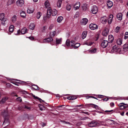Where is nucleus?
<instances>
[{
  "label": "nucleus",
  "instance_id": "nucleus-32",
  "mask_svg": "<svg viewBox=\"0 0 128 128\" xmlns=\"http://www.w3.org/2000/svg\"><path fill=\"white\" fill-rule=\"evenodd\" d=\"M17 19L16 16L14 15L12 18V20L13 22L14 23L16 22Z\"/></svg>",
  "mask_w": 128,
  "mask_h": 128
},
{
  "label": "nucleus",
  "instance_id": "nucleus-53",
  "mask_svg": "<svg viewBox=\"0 0 128 128\" xmlns=\"http://www.w3.org/2000/svg\"><path fill=\"white\" fill-rule=\"evenodd\" d=\"M36 98H37V99H38L39 101H40V102H44V101L42 100L41 98H39L38 97H36Z\"/></svg>",
  "mask_w": 128,
  "mask_h": 128
},
{
  "label": "nucleus",
  "instance_id": "nucleus-43",
  "mask_svg": "<svg viewBox=\"0 0 128 128\" xmlns=\"http://www.w3.org/2000/svg\"><path fill=\"white\" fill-rule=\"evenodd\" d=\"M32 86H33V88L36 90H38L39 89V88L38 86L34 84L32 85Z\"/></svg>",
  "mask_w": 128,
  "mask_h": 128
},
{
  "label": "nucleus",
  "instance_id": "nucleus-36",
  "mask_svg": "<svg viewBox=\"0 0 128 128\" xmlns=\"http://www.w3.org/2000/svg\"><path fill=\"white\" fill-rule=\"evenodd\" d=\"M50 4L49 1L48 0H46L44 3L45 6L46 8L49 6Z\"/></svg>",
  "mask_w": 128,
  "mask_h": 128
},
{
  "label": "nucleus",
  "instance_id": "nucleus-6",
  "mask_svg": "<svg viewBox=\"0 0 128 128\" xmlns=\"http://www.w3.org/2000/svg\"><path fill=\"white\" fill-rule=\"evenodd\" d=\"M98 124L96 122L92 121L89 123L88 126L90 127H94L96 126Z\"/></svg>",
  "mask_w": 128,
  "mask_h": 128
},
{
  "label": "nucleus",
  "instance_id": "nucleus-49",
  "mask_svg": "<svg viewBox=\"0 0 128 128\" xmlns=\"http://www.w3.org/2000/svg\"><path fill=\"white\" fill-rule=\"evenodd\" d=\"M61 121V122H62V123L65 124H70V123L69 122H66L64 121Z\"/></svg>",
  "mask_w": 128,
  "mask_h": 128
},
{
  "label": "nucleus",
  "instance_id": "nucleus-21",
  "mask_svg": "<svg viewBox=\"0 0 128 128\" xmlns=\"http://www.w3.org/2000/svg\"><path fill=\"white\" fill-rule=\"evenodd\" d=\"M123 49L124 51H126L128 50V44H125L123 46Z\"/></svg>",
  "mask_w": 128,
  "mask_h": 128
},
{
  "label": "nucleus",
  "instance_id": "nucleus-18",
  "mask_svg": "<svg viewBox=\"0 0 128 128\" xmlns=\"http://www.w3.org/2000/svg\"><path fill=\"white\" fill-rule=\"evenodd\" d=\"M114 39L113 36L111 35H110L108 36V40L109 42V43L110 42L112 43Z\"/></svg>",
  "mask_w": 128,
  "mask_h": 128
},
{
  "label": "nucleus",
  "instance_id": "nucleus-60",
  "mask_svg": "<svg viewBox=\"0 0 128 128\" xmlns=\"http://www.w3.org/2000/svg\"><path fill=\"white\" fill-rule=\"evenodd\" d=\"M87 119V117H84V118H82L81 119V120H86Z\"/></svg>",
  "mask_w": 128,
  "mask_h": 128
},
{
  "label": "nucleus",
  "instance_id": "nucleus-44",
  "mask_svg": "<svg viewBox=\"0 0 128 128\" xmlns=\"http://www.w3.org/2000/svg\"><path fill=\"white\" fill-rule=\"evenodd\" d=\"M120 27L118 26H117L115 29V31L116 33H118L120 31Z\"/></svg>",
  "mask_w": 128,
  "mask_h": 128
},
{
  "label": "nucleus",
  "instance_id": "nucleus-8",
  "mask_svg": "<svg viewBox=\"0 0 128 128\" xmlns=\"http://www.w3.org/2000/svg\"><path fill=\"white\" fill-rule=\"evenodd\" d=\"M0 20L4 22L6 20V19L5 17V14L4 13H1L0 14Z\"/></svg>",
  "mask_w": 128,
  "mask_h": 128
},
{
  "label": "nucleus",
  "instance_id": "nucleus-57",
  "mask_svg": "<svg viewBox=\"0 0 128 128\" xmlns=\"http://www.w3.org/2000/svg\"><path fill=\"white\" fill-rule=\"evenodd\" d=\"M47 28V27L46 26H44L42 30V31H44L46 30V29Z\"/></svg>",
  "mask_w": 128,
  "mask_h": 128
},
{
  "label": "nucleus",
  "instance_id": "nucleus-25",
  "mask_svg": "<svg viewBox=\"0 0 128 128\" xmlns=\"http://www.w3.org/2000/svg\"><path fill=\"white\" fill-rule=\"evenodd\" d=\"M108 34V32L106 29L104 30L102 32V34L104 36H106Z\"/></svg>",
  "mask_w": 128,
  "mask_h": 128
},
{
  "label": "nucleus",
  "instance_id": "nucleus-56",
  "mask_svg": "<svg viewBox=\"0 0 128 128\" xmlns=\"http://www.w3.org/2000/svg\"><path fill=\"white\" fill-rule=\"evenodd\" d=\"M54 25L53 24H51L49 28L50 30H52L54 27Z\"/></svg>",
  "mask_w": 128,
  "mask_h": 128
},
{
  "label": "nucleus",
  "instance_id": "nucleus-10",
  "mask_svg": "<svg viewBox=\"0 0 128 128\" xmlns=\"http://www.w3.org/2000/svg\"><path fill=\"white\" fill-rule=\"evenodd\" d=\"M120 49L118 48L117 46L115 45L113 47L112 51L114 52H116L118 51V50H119Z\"/></svg>",
  "mask_w": 128,
  "mask_h": 128
},
{
  "label": "nucleus",
  "instance_id": "nucleus-33",
  "mask_svg": "<svg viewBox=\"0 0 128 128\" xmlns=\"http://www.w3.org/2000/svg\"><path fill=\"white\" fill-rule=\"evenodd\" d=\"M20 16L21 17L24 18H25L26 16L25 12L23 11L20 13Z\"/></svg>",
  "mask_w": 128,
  "mask_h": 128
},
{
  "label": "nucleus",
  "instance_id": "nucleus-41",
  "mask_svg": "<svg viewBox=\"0 0 128 128\" xmlns=\"http://www.w3.org/2000/svg\"><path fill=\"white\" fill-rule=\"evenodd\" d=\"M39 106L40 108V109L41 110H44V106L42 105L39 104Z\"/></svg>",
  "mask_w": 128,
  "mask_h": 128
},
{
  "label": "nucleus",
  "instance_id": "nucleus-39",
  "mask_svg": "<svg viewBox=\"0 0 128 128\" xmlns=\"http://www.w3.org/2000/svg\"><path fill=\"white\" fill-rule=\"evenodd\" d=\"M71 6L70 4H67L66 7V8L67 10H70L71 9Z\"/></svg>",
  "mask_w": 128,
  "mask_h": 128
},
{
  "label": "nucleus",
  "instance_id": "nucleus-5",
  "mask_svg": "<svg viewBox=\"0 0 128 128\" xmlns=\"http://www.w3.org/2000/svg\"><path fill=\"white\" fill-rule=\"evenodd\" d=\"M89 28L91 30H94L97 29L98 27L95 24H90L89 25Z\"/></svg>",
  "mask_w": 128,
  "mask_h": 128
},
{
  "label": "nucleus",
  "instance_id": "nucleus-14",
  "mask_svg": "<svg viewBox=\"0 0 128 128\" xmlns=\"http://www.w3.org/2000/svg\"><path fill=\"white\" fill-rule=\"evenodd\" d=\"M80 3L79 2H77L74 6V7L76 10L79 8L80 6Z\"/></svg>",
  "mask_w": 128,
  "mask_h": 128
},
{
  "label": "nucleus",
  "instance_id": "nucleus-27",
  "mask_svg": "<svg viewBox=\"0 0 128 128\" xmlns=\"http://www.w3.org/2000/svg\"><path fill=\"white\" fill-rule=\"evenodd\" d=\"M14 2V0H8L7 4V5L9 6L13 4Z\"/></svg>",
  "mask_w": 128,
  "mask_h": 128
},
{
  "label": "nucleus",
  "instance_id": "nucleus-63",
  "mask_svg": "<svg viewBox=\"0 0 128 128\" xmlns=\"http://www.w3.org/2000/svg\"><path fill=\"white\" fill-rule=\"evenodd\" d=\"M110 105L112 107H113L114 106V104L113 102H111L110 104Z\"/></svg>",
  "mask_w": 128,
  "mask_h": 128
},
{
  "label": "nucleus",
  "instance_id": "nucleus-52",
  "mask_svg": "<svg viewBox=\"0 0 128 128\" xmlns=\"http://www.w3.org/2000/svg\"><path fill=\"white\" fill-rule=\"evenodd\" d=\"M24 94H28V92L24 90H22L21 91Z\"/></svg>",
  "mask_w": 128,
  "mask_h": 128
},
{
  "label": "nucleus",
  "instance_id": "nucleus-28",
  "mask_svg": "<svg viewBox=\"0 0 128 128\" xmlns=\"http://www.w3.org/2000/svg\"><path fill=\"white\" fill-rule=\"evenodd\" d=\"M63 19V18L62 16H60L58 18L57 21L59 23H60L62 20Z\"/></svg>",
  "mask_w": 128,
  "mask_h": 128
},
{
  "label": "nucleus",
  "instance_id": "nucleus-15",
  "mask_svg": "<svg viewBox=\"0 0 128 128\" xmlns=\"http://www.w3.org/2000/svg\"><path fill=\"white\" fill-rule=\"evenodd\" d=\"M113 16L112 15L110 14L109 16V18L108 20V23L110 24L112 22Z\"/></svg>",
  "mask_w": 128,
  "mask_h": 128
},
{
  "label": "nucleus",
  "instance_id": "nucleus-46",
  "mask_svg": "<svg viewBox=\"0 0 128 128\" xmlns=\"http://www.w3.org/2000/svg\"><path fill=\"white\" fill-rule=\"evenodd\" d=\"M128 32H126L125 34L124 39H126L128 38Z\"/></svg>",
  "mask_w": 128,
  "mask_h": 128
},
{
  "label": "nucleus",
  "instance_id": "nucleus-34",
  "mask_svg": "<svg viewBox=\"0 0 128 128\" xmlns=\"http://www.w3.org/2000/svg\"><path fill=\"white\" fill-rule=\"evenodd\" d=\"M56 34V32L55 31L51 32L50 33V36L52 37H54L55 35Z\"/></svg>",
  "mask_w": 128,
  "mask_h": 128
},
{
  "label": "nucleus",
  "instance_id": "nucleus-64",
  "mask_svg": "<svg viewBox=\"0 0 128 128\" xmlns=\"http://www.w3.org/2000/svg\"><path fill=\"white\" fill-rule=\"evenodd\" d=\"M48 18H47V17L46 16H44L43 18V20H46L48 19Z\"/></svg>",
  "mask_w": 128,
  "mask_h": 128
},
{
  "label": "nucleus",
  "instance_id": "nucleus-1",
  "mask_svg": "<svg viewBox=\"0 0 128 128\" xmlns=\"http://www.w3.org/2000/svg\"><path fill=\"white\" fill-rule=\"evenodd\" d=\"M8 111L7 110H4L1 111V115L5 119V120L3 122V124H4L5 123L6 119L5 118L8 115Z\"/></svg>",
  "mask_w": 128,
  "mask_h": 128
},
{
  "label": "nucleus",
  "instance_id": "nucleus-19",
  "mask_svg": "<svg viewBox=\"0 0 128 128\" xmlns=\"http://www.w3.org/2000/svg\"><path fill=\"white\" fill-rule=\"evenodd\" d=\"M122 14L121 13H118L116 16L118 19L120 20H121L122 19Z\"/></svg>",
  "mask_w": 128,
  "mask_h": 128
},
{
  "label": "nucleus",
  "instance_id": "nucleus-20",
  "mask_svg": "<svg viewBox=\"0 0 128 128\" xmlns=\"http://www.w3.org/2000/svg\"><path fill=\"white\" fill-rule=\"evenodd\" d=\"M29 28L30 29L34 30L35 28V24L33 23L30 24L29 25Z\"/></svg>",
  "mask_w": 128,
  "mask_h": 128
},
{
  "label": "nucleus",
  "instance_id": "nucleus-7",
  "mask_svg": "<svg viewBox=\"0 0 128 128\" xmlns=\"http://www.w3.org/2000/svg\"><path fill=\"white\" fill-rule=\"evenodd\" d=\"M92 13L94 14H96L98 12V8L97 6H94L91 10Z\"/></svg>",
  "mask_w": 128,
  "mask_h": 128
},
{
  "label": "nucleus",
  "instance_id": "nucleus-31",
  "mask_svg": "<svg viewBox=\"0 0 128 128\" xmlns=\"http://www.w3.org/2000/svg\"><path fill=\"white\" fill-rule=\"evenodd\" d=\"M66 44L70 48L71 44L69 40L68 39L66 40Z\"/></svg>",
  "mask_w": 128,
  "mask_h": 128
},
{
  "label": "nucleus",
  "instance_id": "nucleus-40",
  "mask_svg": "<svg viewBox=\"0 0 128 128\" xmlns=\"http://www.w3.org/2000/svg\"><path fill=\"white\" fill-rule=\"evenodd\" d=\"M76 98V96H70L67 99L69 100H74Z\"/></svg>",
  "mask_w": 128,
  "mask_h": 128
},
{
  "label": "nucleus",
  "instance_id": "nucleus-16",
  "mask_svg": "<svg viewBox=\"0 0 128 128\" xmlns=\"http://www.w3.org/2000/svg\"><path fill=\"white\" fill-rule=\"evenodd\" d=\"M107 5L108 7L109 8H110L112 6L113 4L112 2L110 1H108L107 2Z\"/></svg>",
  "mask_w": 128,
  "mask_h": 128
},
{
  "label": "nucleus",
  "instance_id": "nucleus-62",
  "mask_svg": "<svg viewBox=\"0 0 128 128\" xmlns=\"http://www.w3.org/2000/svg\"><path fill=\"white\" fill-rule=\"evenodd\" d=\"M87 98H94V99H97V100L98 99L96 97H94L93 96H87Z\"/></svg>",
  "mask_w": 128,
  "mask_h": 128
},
{
  "label": "nucleus",
  "instance_id": "nucleus-48",
  "mask_svg": "<svg viewBox=\"0 0 128 128\" xmlns=\"http://www.w3.org/2000/svg\"><path fill=\"white\" fill-rule=\"evenodd\" d=\"M109 121L110 122H111V124H116L117 123L114 122V121L112 120H109Z\"/></svg>",
  "mask_w": 128,
  "mask_h": 128
},
{
  "label": "nucleus",
  "instance_id": "nucleus-4",
  "mask_svg": "<svg viewBox=\"0 0 128 128\" xmlns=\"http://www.w3.org/2000/svg\"><path fill=\"white\" fill-rule=\"evenodd\" d=\"M24 1L23 0H18L16 2L17 5L19 7H21L24 4Z\"/></svg>",
  "mask_w": 128,
  "mask_h": 128
},
{
  "label": "nucleus",
  "instance_id": "nucleus-61",
  "mask_svg": "<svg viewBox=\"0 0 128 128\" xmlns=\"http://www.w3.org/2000/svg\"><path fill=\"white\" fill-rule=\"evenodd\" d=\"M51 14H47V16L46 17H47V18L48 19L50 18Z\"/></svg>",
  "mask_w": 128,
  "mask_h": 128
},
{
  "label": "nucleus",
  "instance_id": "nucleus-58",
  "mask_svg": "<svg viewBox=\"0 0 128 128\" xmlns=\"http://www.w3.org/2000/svg\"><path fill=\"white\" fill-rule=\"evenodd\" d=\"M16 99L18 100L21 102L22 101V99L20 97H19L16 98Z\"/></svg>",
  "mask_w": 128,
  "mask_h": 128
},
{
  "label": "nucleus",
  "instance_id": "nucleus-54",
  "mask_svg": "<svg viewBox=\"0 0 128 128\" xmlns=\"http://www.w3.org/2000/svg\"><path fill=\"white\" fill-rule=\"evenodd\" d=\"M126 104H125L124 103L122 102L120 103L119 104V106H124V105H126Z\"/></svg>",
  "mask_w": 128,
  "mask_h": 128
},
{
  "label": "nucleus",
  "instance_id": "nucleus-23",
  "mask_svg": "<svg viewBox=\"0 0 128 128\" xmlns=\"http://www.w3.org/2000/svg\"><path fill=\"white\" fill-rule=\"evenodd\" d=\"M87 32L86 31H84L82 34V38L83 39H84L86 36Z\"/></svg>",
  "mask_w": 128,
  "mask_h": 128
},
{
  "label": "nucleus",
  "instance_id": "nucleus-2",
  "mask_svg": "<svg viewBox=\"0 0 128 128\" xmlns=\"http://www.w3.org/2000/svg\"><path fill=\"white\" fill-rule=\"evenodd\" d=\"M109 43L107 40H104L101 43V46L103 48H105L108 46Z\"/></svg>",
  "mask_w": 128,
  "mask_h": 128
},
{
  "label": "nucleus",
  "instance_id": "nucleus-9",
  "mask_svg": "<svg viewBox=\"0 0 128 128\" xmlns=\"http://www.w3.org/2000/svg\"><path fill=\"white\" fill-rule=\"evenodd\" d=\"M53 39L51 37H49L46 38H45L43 40V42L45 43H49L52 41Z\"/></svg>",
  "mask_w": 128,
  "mask_h": 128
},
{
  "label": "nucleus",
  "instance_id": "nucleus-30",
  "mask_svg": "<svg viewBox=\"0 0 128 128\" xmlns=\"http://www.w3.org/2000/svg\"><path fill=\"white\" fill-rule=\"evenodd\" d=\"M122 40L121 39H118L116 41L117 44L119 45H120L122 43Z\"/></svg>",
  "mask_w": 128,
  "mask_h": 128
},
{
  "label": "nucleus",
  "instance_id": "nucleus-55",
  "mask_svg": "<svg viewBox=\"0 0 128 128\" xmlns=\"http://www.w3.org/2000/svg\"><path fill=\"white\" fill-rule=\"evenodd\" d=\"M126 106H120V108L121 109H122V110L126 108Z\"/></svg>",
  "mask_w": 128,
  "mask_h": 128
},
{
  "label": "nucleus",
  "instance_id": "nucleus-50",
  "mask_svg": "<svg viewBox=\"0 0 128 128\" xmlns=\"http://www.w3.org/2000/svg\"><path fill=\"white\" fill-rule=\"evenodd\" d=\"M23 108H26L28 110H30L31 109V108L30 107L28 106H24V107Z\"/></svg>",
  "mask_w": 128,
  "mask_h": 128
},
{
  "label": "nucleus",
  "instance_id": "nucleus-12",
  "mask_svg": "<svg viewBox=\"0 0 128 128\" xmlns=\"http://www.w3.org/2000/svg\"><path fill=\"white\" fill-rule=\"evenodd\" d=\"M88 22V20L86 18H83L81 20V23L83 25H85Z\"/></svg>",
  "mask_w": 128,
  "mask_h": 128
},
{
  "label": "nucleus",
  "instance_id": "nucleus-42",
  "mask_svg": "<svg viewBox=\"0 0 128 128\" xmlns=\"http://www.w3.org/2000/svg\"><path fill=\"white\" fill-rule=\"evenodd\" d=\"M34 12V10L30 9H28L27 11V12L28 13L30 14Z\"/></svg>",
  "mask_w": 128,
  "mask_h": 128
},
{
  "label": "nucleus",
  "instance_id": "nucleus-29",
  "mask_svg": "<svg viewBox=\"0 0 128 128\" xmlns=\"http://www.w3.org/2000/svg\"><path fill=\"white\" fill-rule=\"evenodd\" d=\"M92 44V43L89 40L85 42L84 43V44L87 45L88 46H91Z\"/></svg>",
  "mask_w": 128,
  "mask_h": 128
},
{
  "label": "nucleus",
  "instance_id": "nucleus-35",
  "mask_svg": "<svg viewBox=\"0 0 128 128\" xmlns=\"http://www.w3.org/2000/svg\"><path fill=\"white\" fill-rule=\"evenodd\" d=\"M62 3V0H58L57 3V6L58 8L61 7V4Z\"/></svg>",
  "mask_w": 128,
  "mask_h": 128
},
{
  "label": "nucleus",
  "instance_id": "nucleus-37",
  "mask_svg": "<svg viewBox=\"0 0 128 128\" xmlns=\"http://www.w3.org/2000/svg\"><path fill=\"white\" fill-rule=\"evenodd\" d=\"M8 99V98L7 97H5L3 98L0 102L1 103H4L6 100Z\"/></svg>",
  "mask_w": 128,
  "mask_h": 128
},
{
  "label": "nucleus",
  "instance_id": "nucleus-17",
  "mask_svg": "<svg viewBox=\"0 0 128 128\" xmlns=\"http://www.w3.org/2000/svg\"><path fill=\"white\" fill-rule=\"evenodd\" d=\"M27 32L28 30L27 28H24L21 30L20 32L22 34H24L26 33Z\"/></svg>",
  "mask_w": 128,
  "mask_h": 128
},
{
  "label": "nucleus",
  "instance_id": "nucleus-3",
  "mask_svg": "<svg viewBox=\"0 0 128 128\" xmlns=\"http://www.w3.org/2000/svg\"><path fill=\"white\" fill-rule=\"evenodd\" d=\"M100 20L102 23L105 24L107 22L108 18L106 16H104L101 17Z\"/></svg>",
  "mask_w": 128,
  "mask_h": 128
},
{
  "label": "nucleus",
  "instance_id": "nucleus-38",
  "mask_svg": "<svg viewBox=\"0 0 128 128\" xmlns=\"http://www.w3.org/2000/svg\"><path fill=\"white\" fill-rule=\"evenodd\" d=\"M52 10L51 8H48V9L47 12V14H51L52 12Z\"/></svg>",
  "mask_w": 128,
  "mask_h": 128
},
{
  "label": "nucleus",
  "instance_id": "nucleus-24",
  "mask_svg": "<svg viewBox=\"0 0 128 128\" xmlns=\"http://www.w3.org/2000/svg\"><path fill=\"white\" fill-rule=\"evenodd\" d=\"M57 13V11L56 9H54L52 10L51 14L53 16H54Z\"/></svg>",
  "mask_w": 128,
  "mask_h": 128
},
{
  "label": "nucleus",
  "instance_id": "nucleus-13",
  "mask_svg": "<svg viewBox=\"0 0 128 128\" xmlns=\"http://www.w3.org/2000/svg\"><path fill=\"white\" fill-rule=\"evenodd\" d=\"M14 26L13 25H11L9 27V32L8 34H10L12 32L14 31Z\"/></svg>",
  "mask_w": 128,
  "mask_h": 128
},
{
  "label": "nucleus",
  "instance_id": "nucleus-51",
  "mask_svg": "<svg viewBox=\"0 0 128 128\" xmlns=\"http://www.w3.org/2000/svg\"><path fill=\"white\" fill-rule=\"evenodd\" d=\"M71 43V44H76V42L73 40H72L70 42Z\"/></svg>",
  "mask_w": 128,
  "mask_h": 128
},
{
  "label": "nucleus",
  "instance_id": "nucleus-22",
  "mask_svg": "<svg viewBox=\"0 0 128 128\" xmlns=\"http://www.w3.org/2000/svg\"><path fill=\"white\" fill-rule=\"evenodd\" d=\"M42 13L40 12H37L36 14V17L37 19H39L41 16L42 15Z\"/></svg>",
  "mask_w": 128,
  "mask_h": 128
},
{
  "label": "nucleus",
  "instance_id": "nucleus-26",
  "mask_svg": "<svg viewBox=\"0 0 128 128\" xmlns=\"http://www.w3.org/2000/svg\"><path fill=\"white\" fill-rule=\"evenodd\" d=\"M62 38H56V44H61L62 42Z\"/></svg>",
  "mask_w": 128,
  "mask_h": 128
},
{
  "label": "nucleus",
  "instance_id": "nucleus-47",
  "mask_svg": "<svg viewBox=\"0 0 128 128\" xmlns=\"http://www.w3.org/2000/svg\"><path fill=\"white\" fill-rule=\"evenodd\" d=\"M82 8L84 10H86L87 8L86 7V5L85 4L84 5V6H82Z\"/></svg>",
  "mask_w": 128,
  "mask_h": 128
},
{
  "label": "nucleus",
  "instance_id": "nucleus-59",
  "mask_svg": "<svg viewBox=\"0 0 128 128\" xmlns=\"http://www.w3.org/2000/svg\"><path fill=\"white\" fill-rule=\"evenodd\" d=\"M28 38L31 40H33L34 39V38L33 36H30L28 37Z\"/></svg>",
  "mask_w": 128,
  "mask_h": 128
},
{
  "label": "nucleus",
  "instance_id": "nucleus-11",
  "mask_svg": "<svg viewBox=\"0 0 128 128\" xmlns=\"http://www.w3.org/2000/svg\"><path fill=\"white\" fill-rule=\"evenodd\" d=\"M80 45V44L79 43H76L75 44H71L70 48H73L74 49L77 48Z\"/></svg>",
  "mask_w": 128,
  "mask_h": 128
},
{
  "label": "nucleus",
  "instance_id": "nucleus-45",
  "mask_svg": "<svg viewBox=\"0 0 128 128\" xmlns=\"http://www.w3.org/2000/svg\"><path fill=\"white\" fill-rule=\"evenodd\" d=\"M96 49L95 48L94 49H92L90 50V51L91 53H94L96 52Z\"/></svg>",
  "mask_w": 128,
  "mask_h": 128
}]
</instances>
